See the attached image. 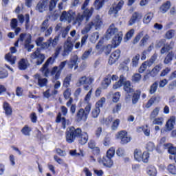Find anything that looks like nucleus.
<instances>
[{
	"label": "nucleus",
	"instance_id": "obj_1",
	"mask_svg": "<svg viewBox=\"0 0 176 176\" xmlns=\"http://www.w3.org/2000/svg\"><path fill=\"white\" fill-rule=\"evenodd\" d=\"M90 3V0H85L81 7L82 13L78 12L72 10H69L68 12L63 11L60 15V21H67L69 23H72V25H76V27H80L83 21L85 19V21L87 23L91 19L93 13H94V8L91 7L90 9L87 8Z\"/></svg>",
	"mask_w": 176,
	"mask_h": 176
},
{
	"label": "nucleus",
	"instance_id": "obj_2",
	"mask_svg": "<svg viewBox=\"0 0 176 176\" xmlns=\"http://www.w3.org/2000/svg\"><path fill=\"white\" fill-rule=\"evenodd\" d=\"M54 61V59H53V58L52 57L49 58L46 60L45 64L43 65V67L41 68V71L43 75H44V76H45L46 78H47V76H49L50 74L51 75H55L54 76V79L52 80L53 83H54L55 80H58V79H60V76L61 75V71L64 69V68L65 67V65H67V60L61 62L58 67L57 66L54 67L50 72V69H49V65H52Z\"/></svg>",
	"mask_w": 176,
	"mask_h": 176
},
{
	"label": "nucleus",
	"instance_id": "obj_3",
	"mask_svg": "<svg viewBox=\"0 0 176 176\" xmlns=\"http://www.w3.org/2000/svg\"><path fill=\"white\" fill-rule=\"evenodd\" d=\"M115 35L112 40V45H114V47H118L122 42L123 34L122 32H118V28L115 27V25L112 24L110 25L107 31L105 38L106 39H111V37Z\"/></svg>",
	"mask_w": 176,
	"mask_h": 176
},
{
	"label": "nucleus",
	"instance_id": "obj_4",
	"mask_svg": "<svg viewBox=\"0 0 176 176\" xmlns=\"http://www.w3.org/2000/svg\"><path fill=\"white\" fill-rule=\"evenodd\" d=\"M43 41H45L43 37H38L36 40V43L37 46L41 47V49H43V50H47L50 46H52V47H56V46L58 45L60 36H56L54 39L50 37L46 42H43Z\"/></svg>",
	"mask_w": 176,
	"mask_h": 176
},
{
	"label": "nucleus",
	"instance_id": "obj_5",
	"mask_svg": "<svg viewBox=\"0 0 176 176\" xmlns=\"http://www.w3.org/2000/svg\"><path fill=\"white\" fill-rule=\"evenodd\" d=\"M66 142L68 144L75 142V140L82 135V129L80 128L76 129L74 126H70L67 129L65 132Z\"/></svg>",
	"mask_w": 176,
	"mask_h": 176
},
{
	"label": "nucleus",
	"instance_id": "obj_6",
	"mask_svg": "<svg viewBox=\"0 0 176 176\" xmlns=\"http://www.w3.org/2000/svg\"><path fill=\"white\" fill-rule=\"evenodd\" d=\"M32 36L30 34L22 33L20 34L19 38L14 43V46L17 47L19 46V42H24L25 41V48L27 49L28 52H31L34 49V45L31 44V39Z\"/></svg>",
	"mask_w": 176,
	"mask_h": 176
},
{
	"label": "nucleus",
	"instance_id": "obj_7",
	"mask_svg": "<svg viewBox=\"0 0 176 176\" xmlns=\"http://www.w3.org/2000/svg\"><path fill=\"white\" fill-rule=\"evenodd\" d=\"M91 111V104L87 103L85 109H80L76 113V122H86L87 120V116Z\"/></svg>",
	"mask_w": 176,
	"mask_h": 176
},
{
	"label": "nucleus",
	"instance_id": "obj_8",
	"mask_svg": "<svg viewBox=\"0 0 176 176\" xmlns=\"http://www.w3.org/2000/svg\"><path fill=\"white\" fill-rule=\"evenodd\" d=\"M30 58L32 60H36V65H42L46 57L45 56L44 54L41 53L39 48H37V50L34 52L30 54Z\"/></svg>",
	"mask_w": 176,
	"mask_h": 176
},
{
	"label": "nucleus",
	"instance_id": "obj_9",
	"mask_svg": "<svg viewBox=\"0 0 176 176\" xmlns=\"http://www.w3.org/2000/svg\"><path fill=\"white\" fill-rule=\"evenodd\" d=\"M105 104V98H102L96 104L95 108H94L91 113V118L96 119L98 118V115H100V108H102V106Z\"/></svg>",
	"mask_w": 176,
	"mask_h": 176
},
{
	"label": "nucleus",
	"instance_id": "obj_10",
	"mask_svg": "<svg viewBox=\"0 0 176 176\" xmlns=\"http://www.w3.org/2000/svg\"><path fill=\"white\" fill-rule=\"evenodd\" d=\"M63 52H62L63 57H67L74 49V43L71 41V37H68L63 45Z\"/></svg>",
	"mask_w": 176,
	"mask_h": 176
},
{
	"label": "nucleus",
	"instance_id": "obj_11",
	"mask_svg": "<svg viewBox=\"0 0 176 176\" xmlns=\"http://www.w3.org/2000/svg\"><path fill=\"white\" fill-rule=\"evenodd\" d=\"M124 5V1L123 0L120 1L117 5L113 4L109 10V14L110 16H116L119 10H122Z\"/></svg>",
	"mask_w": 176,
	"mask_h": 176
},
{
	"label": "nucleus",
	"instance_id": "obj_12",
	"mask_svg": "<svg viewBox=\"0 0 176 176\" xmlns=\"http://www.w3.org/2000/svg\"><path fill=\"white\" fill-rule=\"evenodd\" d=\"M10 53L6 54L5 58L8 63H10L11 65H13L16 64V60H17V57L15 56H13V53H16L17 50L15 47H10Z\"/></svg>",
	"mask_w": 176,
	"mask_h": 176
},
{
	"label": "nucleus",
	"instance_id": "obj_13",
	"mask_svg": "<svg viewBox=\"0 0 176 176\" xmlns=\"http://www.w3.org/2000/svg\"><path fill=\"white\" fill-rule=\"evenodd\" d=\"M49 9V0H41L36 6V10L40 13H43Z\"/></svg>",
	"mask_w": 176,
	"mask_h": 176
},
{
	"label": "nucleus",
	"instance_id": "obj_14",
	"mask_svg": "<svg viewBox=\"0 0 176 176\" xmlns=\"http://www.w3.org/2000/svg\"><path fill=\"white\" fill-rule=\"evenodd\" d=\"M34 82L37 83L39 87H45L47 86V79L43 78L39 74H36L34 76Z\"/></svg>",
	"mask_w": 176,
	"mask_h": 176
},
{
	"label": "nucleus",
	"instance_id": "obj_15",
	"mask_svg": "<svg viewBox=\"0 0 176 176\" xmlns=\"http://www.w3.org/2000/svg\"><path fill=\"white\" fill-rule=\"evenodd\" d=\"M111 79L113 81L118 80L119 79V77L116 75H113L112 76L111 75H108L102 82V87L103 89H108V86L111 85Z\"/></svg>",
	"mask_w": 176,
	"mask_h": 176
},
{
	"label": "nucleus",
	"instance_id": "obj_16",
	"mask_svg": "<svg viewBox=\"0 0 176 176\" xmlns=\"http://www.w3.org/2000/svg\"><path fill=\"white\" fill-rule=\"evenodd\" d=\"M99 163L100 164H103L104 167L111 168L113 166V161L112 160V158H111V157H108V155H105L99 160Z\"/></svg>",
	"mask_w": 176,
	"mask_h": 176
},
{
	"label": "nucleus",
	"instance_id": "obj_17",
	"mask_svg": "<svg viewBox=\"0 0 176 176\" xmlns=\"http://www.w3.org/2000/svg\"><path fill=\"white\" fill-rule=\"evenodd\" d=\"M118 138L121 140L120 144H124L130 142L131 138L127 136V132L126 131H121L118 133Z\"/></svg>",
	"mask_w": 176,
	"mask_h": 176
},
{
	"label": "nucleus",
	"instance_id": "obj_18",
	"mask_svg": "<svg viewBox=\"0 0 176 176\" xmlns=\"http://www.w3.org/2000/svg\"><path fill=\"white\" fill-rule=\"evenodd\" d=\"M120 57V50H116L111 54L109 59V64L110 65L115 64V63H116V61L119 60Z\"/></svg>",
	"mask_w": 176,
	"mask_h": 176
},
{
	"label": "nucleus",
	"instance_id": "obj_19",
	"mask_svg": "<svg viewBox=\"0 0 176 176\" xmlns=\"http://www.w3.org/2000/svg\"><path fill=\"white\" fill-rule=\"evenodd\" d=\"M142 19V14L140 12H135L133 14L131 18L129 21V25H133L135 24L136 21H140Z\"/></svg>",
	"mask_w": 176,
	"mask_h": 176
},
{
	"label": "nucleus",
	"instance_id": "obj_20",
	"mask_svg": "<svg viewBox=\"0 0 176 176\" xmlns=\"http://www.w3.org/2000/svg\"><path fill=\"white\" fill-rule=\"evenodd\" d=\"M94 82V78L91 76H83L78 80V83L80 85H91Z\"/></svg>",
	"mask_w": 176,
	"mask_h": 176
},
{
	"label": "nucleus",
	"instance_id": "obj_21",
	"mask_svg": "<svg viewBox=\"0 0 176 176\" xmlns=\"http://www.w3.org/2000/svg\"><path fill=\"white\" fill-rule=\"evenodd\" d=\"M78 55L73 56L68 63V67L70 68V69H72L74 67V69H76L78 68Z\"/></svg>",
	"mask_w": 176,
	"mask_h": 176
},
{
	"label": "nucleus",
	"instance_id": "obj_22",
	"mask_svg": "<svg viewBox=\"0 0 176 176\" xmlns=\"http://www.w3.org/2000/svg\"><path fill=\"white\" fill-rule=\"evenodd\" d=\"M170 8H171V1H167L160 7V12L162 14L167 13L170 10Z\"/></svg>",
	"mask_w": 176,
	"mask_h": 176
},
{
	"label": "nucleus",
	"instance_id": "obj_23",
	"mask_svg": "<svg viewBox=\"0 0 176 176\" xmlns=\"http://www.w3.org/2000/svg\"><path fill=\"white\" fill-rule=\"evenodd\" d=\"M173 47H174V43L173 42H170V43H166L160 50V54H166L167 53H170V50H173Z\"/></svg>",
	"mask_w": 176,
	"mask_h": 176
},
{
	"label": "nucleus",
	"instance_id": "obj_24",
	"mask_svg": "<svg viewBox=\"0 0 176 176\" xmlns=\"http://www.w3.org/2000/svg\"><path fill=\"white\" fill-rule=\"evenodd\" d=\"M174 124H175V117L172 116L167 121V122L166 124V130H165V131H171V130H173V129H174Z\"/></svg>",
	"mask_w": 176,
	"mask_h": 176
},
{
	"label": "nucleus",
	"instance_id": "obj_25",
	"mask_svg": "<svg viewBox=\"0 0 176 176\" xmlns=\"http://www.w3.org/2000/svg\"><path fill=\"white\" fill-rule=\"evenodd\" d=\"M123 86L124 91H126L128 94L130 93H134V89H133V85H131V82L129 80L127 81L125 80Z\"/></svg>",
	"mask_w": 176,
	"mask_h": 176
},
{
	"label": "nucleus",
	"instance_id": "obj_26",
	"mask_svg": "<svg viewBox=\"0 0 176 176\" xmlns=\"http://www.w3.org/2000/svg\"><path fill=\"white\" fill-rule=\"evenodd\" d=\"M78 138L79 144L81 145H85L89 141V135L86 132H81V135Z\"/></svg>",
	"mask_w": 176,
	"mask_h": 176
},
{
	"label": "nucleus",
	"instance_id": "obj_27",
	"mask_svg": "<svg viewBox=\"0 0 176 176\" xmlns=\"http://www.w3.org/2000/svg\"><path fill=\"white\" fill-rule=\"evenodd\" d=\"M155 14L152 12H147L144 18H143V23L144 24H149L151 21H152V19H153Z\"/></svg>",
	"mask_w": 176,
	"mask_h": 176
},
{
	"label": "nucleus",
	"instance_id": "obj_28",
	"mask_svg": "<svg viewBox=\"0 0 176 176\" xmlns=\"http://www.w3.org/2000/svg\"><path fill=\"white\" fill-rule=\"evenodd\" d=\"M160 96H153L148 100L146 104V108H151L153 104L155 102H160Z\"/></svg>",
	"mask_w": 176,
	"mask_h": 176
},
{
	"label": "nucleus",
	"instance_id": "obj_29",
	"mask_svg": "<svg viewBox=\"0 0 176 176\" xmlns=\"http://www.w3.org/2000/svg\"><path fill=\"white\" fill-rule=\"evenodd\" d=\"M126 80V78L124 77V76L121 75L120 76V80H118V82H116L113 86V89H114V90H116L117 89H120V87L121 86H123L124 82Z\"/></svg>",
	"mask_w": 176,
	"mask_h": 176
},
{
	"label": "nucleus",
	"instance_id": "obj_30",
	"mask_svg": "<svg viewBox=\"0 0 176 176\" xmlns=\"http://www.w3.org/2000/svg\"><path fill=\"white\" fill-rule=\"evenodd\" d=\"M164 148L166 149L168 148V152L170 154V156H174L176 155V147L171 146V144H164Z\"/></svg>",
	"mask_w": 176,
	"mask_h": 176
},
{
	"label": "nucleus",
	"instance_id": "obj_31",
	"mask_svg": "<svg viewBox=\"0 0 176 176\" xmlns=\"http://www.w3.org/2000/svg\"><path fill=\"white\" fill-rule=\"evenodd\" d=\"M173 58H174V53L173 51L168 52L164 58V64L168 65L171 64V61H173Z\"/></svg>",
	"mask_w": 176,
	"mask_h": 176
},
{
	"label": "nucleus",
	"instance_id": "obj_32",
	"mask_svg": "<svg viewBox=\"0 0 176 176\" xmlns=\"http://www.w3.org/2000/svg\"><path fill=\"white\" fill-rule=\"evenodd\" d=\"M56 122V123H60V122H61L62 126H63V129H66L67 128V124H68L67 123V120H65V118H64V117L61 118V113H58Z\"/></svg>",
	"mask_w": 176,
	"mask_h": 176
},
{
	"label": "nucleus",
	"instance_id": "obj_33",
	"mask_svg": "<svg viewBox=\"0 0 176 176\" xmlns=\"http://www.w3.org/2000/svg\"><path fill=\"white\" fill-rule=\"evenodd\" d=\"M28 67V60H25L24 58H22L19 62V68L21 69V71H24V69H27Z\"/></svg>",
	"mask_w": 176,
	"mask_h": 176
},
{
	"label": "nucleus",
	"instance_id": "obj_34",
	"mask_svg": "<svg viewBox=\"0 0 176 176\" xmlns=\"http://www.w3.org/2000/svg\"><path fill=\"white\" fill-rule=\"evenodd\" d=\"M162 70V66L160 65H157L150 72L151 76L155 78Z\"/></svg>",
	"mask_w": 176,
	"mask_h": 176
},
{
	"label": "nucleus",
	"instance_id": "obj_35",
	"mask_svg": "<svg viewBox=\"0 0 176 176\" xmlns=\"http://www.w3.org/2000/svg\"><path fill=\"white\" fill-rule=\"evenodd\" d=\"M3 109L6 112V115L7 116H10L12 115V107H10V104L8 103V102H5L3 105Z\"/></svg>",
	"mask_w": 176,
	"mask_h": 176
},
{
	"label": "nucleus",
	"instance_id": "obj_36",
	"mask_svg": "<svg viewBox=\"0 0 176 176\" xmlns=\"http://www.w3.org/2000/svg\"><path fill=\"white\" fill-rule=\"evenodd\" d=\"M94 25V22L91 21L89 23L85 28L81 31L82 35H86L87 33L93 28Z\"/></svg>",
	"mask_w": 176,
	"mask_h": 176
},
{
	"label": "nucleus",
	"instance_id": "obj_37",
	"mask_svg": "<svg viewBox=\"0 0 176 176\" xmlns=\"http://www.w3.org/2000/svg\"><path fill=\"white\" fill-rule=\"evenodd\" d=\"M157 171L156 170V168L153 166L151 165L147 168V174L150 176H156Z\"/></svg>",
	"mask_w": 176,
	"mask_h": 176
},
{
	"label": "nucleus",
	"instance_id": "obj_38",
	"mask_svg": "<svg viewBox=\"0 0 176 176\" xmlns=\"http://www.w3.org/2000/svg\"><path fill=\"white\" fill-rule=\"evenodd\" d=\"M160 112V107H155L151 113L150 120H152L157 118V115Z\"/></svg>",
	"mask_w": 176,
	"mask_h": 176
},
{
	"label": "nucleus",
	"instance_id": "obj_39",
	"mask_svg": "<svg viewBox=\"0 0 176 176\" xmlns=\"http://www.w3.org/2000/svg\"><path fill=\"white\" fill-rule=\"evenodd\" d=\"M134 158L138 162H142V152L140 150H135L134 152Z\"/></svg>",
	"mask_w": 176,
	"mask_h": 176
},
{
	"label": "nucleus",
	"instance_id": "obj_40",
	"mask_svg": "<svg viewBox=\"0 0 176 176\" xmlns=\"http://www.w3.org/2000/svg\"><path fill=\"white\" fill-rule=\"evenodd\" d=\"M141 96V92L136 91L133 94L132 96V104H137L138 102V100H140V97Z\"/></svg>",
	"mask_w": 176,
	"mask_h": 176
},
{
	"label": "nucleus",
	"instance_id": "obj_41",
	"mask_svg": "<svg viewBox=\"0 0 176 176\" xmlns=\"http://www.w3.org/2000/svg\"><path fill=\"white\" fill-rule=\"evenodd\" d=\"M47 28H49V20L45 19V21H43V22L42 23V24L41 25L40 31L41 32H45V31H46V30H47Z\"/></svg>",
	"mask_w": 176,
	"mask_h": 176
},
{
	"label": "nucleus",
	"instance_id": "obj_42",
	"mask_svg": "<svg viewBox=\"0 0 176 176\" xmlns=\"http://www.w3.org/2000/svg\"><path fill=\"white\" fill-rule=\"evenodd\" d=\"M141 56H140V54H136L135 56L133 57L132 58V67H138V63L140 62V58Z\"/></svg>",
	"mask_w": 176,
	"mask_h": 176
},
{
	"label": "nucleus",
	"instance_id": "obj_43",
	"mask_svg": "<svg viewBox=\"0 0 176 176\" xmlns=\"http://www.w3.org/2000/svg\"><path fill=\"white\" fill-rule=\"evenodd\" d=\"M146 149L148 152H153L156 149V146H155V143L152 142H148L146 145Z\"/></svg>",
	"mask_w": 176,
	"mask_h": 176
},
{
	"label": "nucleus",
	"instance_id": "obj_44",
	"mask_svg": "<svg viewBox=\"0 0 176 176\" xmlns=\"http://www.w3.org/2000/svg\"><path fill=\"white\" fill-rule=\"evenodd\" d=\"M148 67H149V63H148L146 61L143 63L138 69L139 74H144V72L146 71V68H148Z\"/></svg>",
	"mask_w": 176,
	"mask_h": 176
},
{
	"label": "nucleus",
	"instance_id": "obj_45",
	"mask_svg": "<svg viewBox=\"0 0 176 176\" xmlns=\"http://www.w3.org/2000/svg\"><path fill=\"white\" fill-rule=\"evenodd\" d=\"M142 78V76L140 74V73L134 74L132 76L131 80L132 82H134V83H139L140 80H141Z\"/></svg>",
	"mask_w": 176,
	"mask_h": 176
},
{
	"label": "nucleus",
	"instance_id": "obj_46",
	"mask_svg": "<svg viewBox=\"0 0 176 176\" xmlns=\"http://www.w3.org/2000/svg\"><path fill=\"white\" fill-rule=\"evenodd\" d=\"M58 1L59 0H51L50 1H49L48 7L50 12H52L54 9H56V6Z\"/></svg>",
	"mask_w": 176,
	"mask_h": 176
},
{
	"label": "nucleus",
	"instance_id": "obj_47",
	"mask_svg": "<svg viewBox=\"0 0 176 176\" xmlns=\"http://www.w3.org/2000/svg\"><path fill=\"white\" fill-rule=\"evenodd\" d=\"M153 124H157L158 126H163L164 123V119L162 117L153 118Z\"/></svg>",
	"mask_w": 176,
	"mask_h": 176
},
{
	"label": "nucleus",
	"instance_id": "obj_48",
	"mask_svg": "<svg viewBox=\"0 0 176 176\" xmlns=\"http://www.w3.org/2000/svg\"><path fill=\"white\" fill-rule=\"evenodd\" d=\"M104 3H105V0H102L100 1V0H96L94 2V5L97 10H99V9H101V8L104 6Z\"/></svg>",
	"mask_w": 176,
	"mask_h": 176
},
{
	"label": "nucleus",
	"instance_id": "obj_49",
	"mask_svg": "<svg viewBox=\"0 0 176 176\" xmlns=\"http://www.w3.org/2000/svg\"><path fill=\"white\" fill-rule=\"evenodd\" d=\"M167 170H168V173H170V174H173V175H175L176 167L174 164H170L167 167Z\"/></svg>",
	"mask_w": 176,
	"mask_h": 176
},
{
	"label": "nucleus",
	"instance_id": "obj_50",
	"mask_svg": "<svg viewBox=\"0 0 176 176\" xmlns=\"http://www.w3.org/2000/svg\"><path fill=\"white\" fill-rule=\"evenodd\" d=\"M21 133H22V134H23L24 135L30 136V133H31V128L29 127L28 125H25V126L21 129Z\"/></svg>",
	"mask_w": 176,
	"mask_h": 176
},
{
	"label": "nucleus",
	"instance_id": "obj_51",
	"mask_svg": "<svg viewBox=\"0 0 176 176\" xmlns=\"http://www.w3.org/2000/svg\"><path fill=\"white\" fill-rule=\"evenodd\" d=\"M157 86H159V84L156 82L151 85L149 90L150 94H155V93H156V91L157 90Z\"/></svg>",
	"mask_w": 176,
	"mask_h": 176
},
{
	"label": "nucleus",
	"instance_id": "obj_52",
	"mask_svg": "<svg viewBox=\"0 0 176 176\" xmlns=\"http://www.w3.org/2000/svg\"><path fill=\"white\" fill-rule=\"evenodd\" d=\"M175 35V30H170L166 32L165 34V38L166 39H172V38H174V36Z\"/></svg>",
	"mask_w": 176,
	"mask_h": 176
},
{
	"label": "nucleus",
	"instance_id": "obj_53",
	"mask_svg": "<svg viewBox=\"0 0 176 176\" xmlns=\"http://www.w3.org/2000/svg\"><path fill=\"white\" fill-rule=\"evenodd\" d=\"M99 38L100 35L98 34V32H94L91 35L90 41L92 43H96Z\"/></svg>",
	"mask_w": 176,
	"mask_h": 176
},
{
	"label": "nucleus",
	"instance_id": "obj_54",
	"mask_svg": "<svg viewBox=\"0 0 176 176\" xmlns=\"http://www.w3.org/2000/svg\"><path fill=\"white\" fill-rule=\"evenodd\" d=\"M8 71L2 67H0V79H5V78H8Z\"/></svg>",
	"mask_w": 176,
	"mask_h": 176
},
{
	"label": "nucleus",
	"instance_id": "obj_55",
	"mask_svg": "<svg viewBox=\"0 0 176 176\" xmlns=\"http://www.w3.org/2000/svg\"><path fill=\"white\" fill-rule=\"evenodd\" d=\"M119 124H120V120L116 119L115 121L113 122L111 125V129L112 130H118V128L119 127Z\"/></svg>",
	"mask_w": 176,
	"mask_h": 176
},
{
	"label": "nucleus",
	"instance_id": "obj_56",
	"mask_svg": "<svg viewBox=\"0 0 176 176\" xmlns=\"http://www.w3.org/2000/svg\"><path fill=\"white\" fill-rule=\"evenodd\" d=\"M164 45H166V39H161L157 42L155 47L160 49V47H163Z\"/></svg>",
	"mask_w": 176,
	"mask_h": 176
},
{
	"label": "nucleus",
	"instance_id": "obj_57",
	"mask_svg": "<svg viewBox=\"0 0 176 176\" xmlns=\"http://www.w3.org/2000/svg\"><path fill=\"white\" fill-rule=\"evenodd\" d=\"M157 58V54H154L150 58L149 60H146V62L148 63V67H151V65L156 61V59Z\"/></svg>",
	"mask_w": 176,
	"mask_h": 176
},
{
	"label": "nucleus",
	"instance_id": "obj_58",
	"mask_svg": "<svg viewBox=\"0 0 176 176\" xmlns=\"http://www.w3.org/2000/svg\"><path fill=\"white\" fill-rule=\"evenodd\" d=\"M61 50H63V47L61 45H58V47H56V48L55 49V52L54 54V58H57L58 57V55L60 54V53H61Z\"/></svg>",
	"mask_w": 176,
	"mask_h": 176
},
{
	"label": "nucleus",
	"instance_id": "obj_59",
	"mask_svg": "<svg viewBox=\"0 0 176 176\" xmlns=\"http://www.w3.org/2000/svg\"><path fill=\"white\" fill-rule=\"evenodd\" d=\"M71 82V76H67L63 81V87H69Z\"/></svg>",
	"mask_w": 176,
	"mask_h": 176
},
{
	"label": "nucleus",
	"instance_id": "obj_60",
	"mask_svg": "<svg viewBox=\"0 0 176 176\" xmlns=\"http://www.w3.org/2000/svg\"><path fill=\"white\" fill-rule=\"evenodd\" d=\"M106 155L108 156L109 157H111L112 159L113 157L115 156V148L114 147L110 148L107 151Z\"/></svg>",
	"mask_w": 176,
	"mask_h": 176
},
{
	"label": "nucleus",
	"instance_id": "obj_61",
	"mask_svg": "<svg viewBox=\"0 0 176 176\" xmlns=\"http://www.w3.org/2000/svg\"><path fill=\"white\" fill-rule=\"evenodd\" d=\"M19 21H17V19H12L10 21V27L12 30H14V28H17Z\"/></svg>",
	"mask_w": 176,
	"mask_h": 176
},
{
	"label": "nucleus",
	"instance_id": "obj_62",
	"mask_svg": "<svg viewBox=\"0 0 176 176\" xmlns=\"http://www.w3.org/2000/svg\"><path fill=\"white\" fill-rule=\"evenodd\" d=\"M142 162L144 163H148V160L149 159V153L144 152L142 155Z\"/></svg>",
	"mask_w": 176,
	"mask_h": 176
},
{
	"label": "nucleus",
	"instance_id": "obj_63",
	"mask_svg": "<svg viewBox=\"0 0 176 176\" xmlns=\"http://www.w3.org/2000/svg\"><path fill=\"white\" fill-rule=\"evenodd\" d=\"M69 30H71L69 26H67L65 29L62 30V38H67Z\"/></svg>",
	"mask_w": 176,
	"mask_h": 176
},
{
	"label": "nucleus",
	"instance_id": "obj_64",
	"mask_svg": "<svg viewBox=\"0 0 176 176\" xmlns=\"http://www.w3.org/2000/svg\"><path fill=\"white\" fill-rule=\"evenodd\" d=\"M134 32H135L134 29H131L126 33L125 36L126 41H129V39H131V38H133V36L134 35Z\"/></svg>",
	"mask_w": 176,
	"mask_h": 176
}]
</instances>
